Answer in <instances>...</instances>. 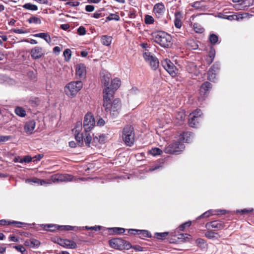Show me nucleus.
I'll return each mask as SVG.
<instances>
[{"label": "nucleus", "instance_id": "58", "mask_svg": "<svg viewBox=\"0 0 254 254\" xmlns=\"http://www.w3.org/2000/svg\"><path fill=\"white\" fill-rule=\"evenodd\" d=\"M13 31L14 33L17 34H25L28 32L26 30L23 29H14Z\"/></svg>", "mask_w": 254, "mask_h": 254}, {"label": "nucleus", "instance_id": "60", "mask_svg": "<svg viewBox=\"0 0 254 254\" xmlns=\"http://www.w3.org/2000/svg\"><path fill=\"white\" fill-rule=\"evenodd\" d=\"M9 225H11V221H6L4 219L0 220V225H1V226Z\"/></svg>", "mask_w": 254, "mask_h": 254}, {"label": "nucleus", "instance_id": "57", "mask_svg": "<svg viewBox=\"0 0 254 254\" xmlns=\"http://www.w3.org/2000/svg\"><path fill=\"white\" fill-rule=\"evenodd\" d=\"M213 214V210H209L207 211H206L204 213H203L200 216V217L201 218H204V217H208L211 215H212Z\"/></svg>", "mask_w": 254, "mask_h": 254}, {"label": "nucleus", "instance_id": "19", "mask_svg": "<svg viewBox=\"0 0 254 254\" xmlns=\"http://www.w3.org/2000/svg\"><path fill=\"white\" fill-rule=\"evenodd\" d=\"M36 123L33 120H30L25 123L24 129L27 134H32L35 127Z\"/></svg>", "mask_w": 254, "mask_h": 254}, {"label": "nucleus", "instance_id": "45", "mask_svg": "<svg viewBox=\"0 0 254 254\" xmlns=\"http://www.w3.org/2000/svg\"><path fill=\"white\" fill-rule=\"evenodd\" d=\"M162 152V151L160 148L157 147L153 148L149 150L150 154L153 156L161 155Z\"/></svg>", "mask_w": 254, "mask_h": 254}, {"label": "nucleus", "instance_id": "37", "mask_svg": "<svg viewBox=\"0 0 254 254\" xmlns=\"http://www.w3.org/2000/svg\"><path fill=\"white\" fill-rule=\"evenodd\" d=\"M154 22V18L151 15L146 14L144 16V22L146 24H152Z\"/></svg>", "mask_w": 254, "mask_h": 254}, {"label": "nucleus", "instance_id": "35", "mask_svg": "<svg viewBox=\"0 0 254 254\" xmlns=\"http://www.w3.org/2000/svg\"><path fill=\"white\" fill-rule=\"evenodd\" d=\"M120 19L119 15L116 13H111L109 15L106 17V22L115 20L116 21H119Z\"/></svg>", "mask_w": 254, "mask_h": 254}, {"label": "nucleus", "instance_id": "30", "mask_svg": "<svg viewBox=\"0 0 254 254\" xmlns=\"http://www.w3.org/2000/svg\"><path fill=\"white\" fill-rule=\"evenodd\" d=\"M217 73L209 68L207 72V79L211 82H214Z\"/></svg>", "mask_w": 254, "mask_h": 254}, {"label": "nucleus", "instance_id": "9", "mask_svg": "<svg viewBox=\"0 0 254 254\" xmlns=\"http://www.w3.org/2000/svg\"><path fill=\"white\" fill-rule=\"evenodd\" d=\"M212 88V85L209 82H203L200 87L198 100L200 102L204 101L209 95Z\"/></svg>", "mask_w": 254, "mask_h": 254}, {"label": "nucleus", "instance_id": "28", "mask_svg": "<svg viewBox=\"0 0 254 254\" xmlns=\"http://www.w3.org/2000/svg\"><path fill=\"white\" fill-rule=\"evenodd\" d=\"M137 235L139 236L141 239H144L145 238H151V234L147 230H138Z\"/></svg>", "mask_w": 254, "mask_h": 254}, {"label": "nucleus", "instance_id": "42", "mask_svg": "<svg viewBox=\"0 0 254 254\" xmlns=\"http://www.w3.org/2000/svg\"><path fill=\"white\" fill-rule=\"evenodd\" d=\"M193 29L195 32L202 33L204 31V28L198 23H194L193 25Z\"/></svg>", "mask_w": 254, "mask_h": 254}, {"label": "nucleus", "instance_id": "16", "mask_svg": "<svg viewBox=\"0 0 254 254\" xmlns=\"http://www.w3.org/2000/svg\"><path fill=\"white\" fill-rule=\"evenodd\" d=\"M86 70L85 65L83 64L75 65V75L78 79H84L86 77Z\"/></svg>", "mask_w": 254, "mask_h": 254}, {"label": "nucleus", "instance_id": "22", "mask_svg": "<svg viewBox=\"0 0 254 254\" xmlns=\"http://www.w3.org/2000/svg\"><path fill=\"white\" fill-rule=\"evenodd\" d=\"M24 245L30 248H37L40 245V242L35 239L31 238L25 241Z\"/></svg>", "mask_w": 254, "mask_h": 254}, {"label": "nucleus", "instance_id": "64", "mask_svg": "<svg viewBox=\"0 0 254 254\" xmlns=\"http://www.w3.org/2000/svg\"><path fill=\"white\" fill-rule=\"evenodd\" d=\"M85 10L87 12H92L94 10V6L92 5H87L85 6Z\"/></svg>", "mask_w": 254, "mask_h": 254}, {"label": "nucleus", "instance_id": "26", "mask_svg": "<svg viewBox=\"0 0 254 254\" xmlns=\"http://www.w3.org/2000/svg\"><path fill=\"white\" fill-rule=\"evenodd\" d=\"M33 36L42 38L48 43H50L51 42V37L47 33H40L35 34L33 35Z\"/></svg>", "mask_w": 254, "mask_h": 254}, {"label": "nucleus", "instance_id": "18", "mask_svg": "<svg viewBox=\"0 0 254 254\" xmlns=\"http://www.w3.org/2000/svg\"><path fill=\"white\" fill-rule=\"evenodd\" d=\"M183 13L180 11H176L175 13L174 25L177 28H181L182 26Z\"/></svg>", "mask_w": 254, "mask_h": 254}, {"label": "nucleus", "instance_id": "20", "mask_svg": "<svg viewBox=\"0 0 254 254\" xmlns=\"http://www.w3.org/2000/svg\"><path fill=\"white\" fill-rule=\"evenodd\" d=\"M192 133L190 131H185L180 134L179 139L183 142L189 143L191 140Z\"/></svg>", "mask_w": 254, "mask_h": 254}, {"label": "nucleus", "instance_id": "34", "mask_svg": "<svg viewBox=\"0 0 254 254\" xmlns=\"http://www.w3.org/2000/svg\"><path fill=\"white\" fill-rule=\"evenodd\" d=\"M61 231H77L79 228L76 226H72L69 225H65V226H61Z\"/></svg>", "mask_w": 254, "mask_h": 254}, {"label": "nucleus", "instance_id": "59", "mask_svg": "<svg viewBox=\"0 0 254 254\" xmlns=\"http://www.w3.org/2000/svg\"><path fill=\"white\" fill-rule=\"evenodd\" d=\"M8 239L10 241L14 242H18L19 238L17 237H15L14 235H10L8 237Z\"/></svg>", "mask_w": 254, "mask_h": 254}, {"label": "nucleus", "instance_id": "14", "mask_svg": "<svg viewBox=\"0 0 254 254\" xmlns=\"http://www.w3.org/2000/svg\"><path fill=\"white\" fill-rule=\"evenodd\" d=\"M225 226L224 222L220 220H214L207 223L205 224V228L207 230L213 231H219L223 229Z\"/></svg>", "mask_w": 254, "mask_h": 254}, {"label": "nucleus", "instance_id": "48", "mask_svg": "<svg viewBox=\"0 0 254 254\" xmlns=\"http://www.w3.org/2000/svg\"><path fill=\"white\" fill-rule=\"evenodd\" d=\"M220 68V64L217 62L214 63L210 68V69L216 73L218 72Z\"/></svg>", "mask_w": 254, "mask_h": 254}, {"label": "nucleus", "instance_id": "1", "mask_svg": "<svg viewBox=\"0 0 254 254\" xmlns=\"http://www.w3.org/2000/svg\"><path fill=\"white\" fill-rule=\"evenodd\" d=\"M114 94L113 91L110 90L108 88L104 92L103 98V107L107 112H109L110 115L114 118L118 116L120 114L122 108L121 100L119 98H114Z\"/></svg>", "mask_w": 254, "mask_h": 254}, {"label": "nucleus", "instance_id": "41", "mask_svg": "<svg viewBox=\"0 0 254 254\" xmlns=\"http://www.w3.org/2000/svg\"><path fill=\"white\" fill-rule=\"evenodd\" d=\"M26 182L27 183H38L40 184L41 185H43V184H46V181L44 180H40L37 178H34L33 179H27L26 180Z\"/></svg>", "mask_w": 254, "mask_h": 254}, {"label": "nucleus", "instance_id": "43", "mask_svg": "<svg viewBox=\"0 0 254 254\" xmlns=\"http://www.w3.org/2000/svg\"><path fill=\"white\" fill-rule=\"evenodd\" d=\"M23 7L25 9L31 10H38L37 6L35 4H33L31 3H26L24 4L23 5Z\"/></svg>", "mask_w": 254, "mask_h": 254}, {"label": "nucleus", "instance_id": "39", "mask_svg": "<svg viewBox=\"0 0 254 254\" xmlns=\"http://www.w3.org/2000/svg\"><path fill=\"white\" fill-rule=\"evenodd\" d=\"M169 235L168 232H163V233H155L154 234L155 237L159 240H163L165 239L167 236Z\"/></svg>", "mask_w": 254, "mask_h": 254}, {"label": "nucleus", "instance_id": "29", "mask_svg": "<svg viewBox=\"0 0 254 254\" xmlns=\"http://www.w3.org/2000/svg\"><path fill=\"white\" fill-rule=\"evenodd\" d=\"M82 130V124L81 121H78L76 123L75 127L72 129V131L74 134L81 133V131Z\"/></svg>", "mask_w": 254, "mask_h": 254}, {"label": "nucleus", "instance_id": "47", "mask_svg": "<svg viewBox=\"0 0 254 254\" xmlns=\"http://www.w3.org/2000/svg\"><path fill=\"white\" fill-rule=\"evenodd\" d=\"M209 39L211 44L214 45L218 41L219 38L216 35L211 34L209 35Z\"/></svg>", "mask_w": 254, "mask_h": 254}, {"label": "nucleus", "instance_id": "38", "mask_svg": "<svg viewBox=\"0 0 254 254\" xmlns=\"http://www.w3.org/2000/svg\"><path fill=\"white\" fill-rule=\"evenodd\" d=\"M74 135H75V139L77 141L78 145L79 146H82V145L83 144V134L82 133H79V134L77 133V134H74Z\"/></svg>", "mask_w": 254, "mask_h": 254}, {"label": "nucleus", "instance_id": "7", "mask_svg": "<svg viewBox=\"0 0 254 254\" xmlns=\"http://www.w3.org/2000/svg\"><path fill=\"white\" fill-rule=\"evenodd\" d=\"M202 112L200 109H197L189 116L188 124L190 127H196L202 120Z\"/></svg>", "mask_w": 254, "mask_h": 254}, {"label": "nucleus", "instance_id": "12", "mask_svg": "<svg viewBox=\"0 0 254 254\" xmlns=\"http://www.w3.org/2000/svg\"><path fill=\"white\" fill-rule=\"evenodd\" d=\"M153 13L156 18L162 19L165 12V7L163 2H159L155 4L153 8Z\"/></svg>", "mask_w": 254, "mask_h": 254}, {"label": "nucleus", "instance_id": "23", "mask_svg": "<svg viewBox=\"0 0 254 254\" xmlns=\"http://www.w3.org/2000/svg\"><path fill=\"white\" fill-rule=\"evenodd\" d=\"M43 228L44 230L49 231L50 232H54L57 230H61V227L60 225L56 224H43Z\"/></svg>", "mask_w": 254, "mask_h": 254}, {"label": "nucleus", "instance_id": "21", "mask_svg": "<svg viewBox=\"0 0 254 254\" xmlns=\"http://www.w3.org/2000/svg\"><path fill=\"white\" fill-rule=\"evenodd\" d=\"M61 245L68 249H75L77 247V245L75 242L68 239L61 240Z\"/></svg>", "mask_w": 254, "mask_h": 254}, {"label": "nucleus", "instance_id": "50", "mask_svg": "<svg viewBox=\"0 0 254 254\" xmlns=\"http://www.w3.org/2000/svg\"><path fill=\"white\" fill-rule=\"evenodd\" d=\"M191 224V222L190 221H189L186 222L185 223H183L179 227V230L180 231H183L186 227H190Z\"/></svg>", "mask_w": 254, "mask_h": 254}, {"label": "nucleus", "instance_id": "3", "mask_svg": "<svg viewBox=\"0 0 254 254\" xmlns=\"http://www.w3.org/2000/svg\"><path fill=\"white\" fill-rule=\"evenodd\" d=\"M152 36L155 43L162 47L169 48L173 44L172 36L165 31H158L153 32Z\"/></svg>", "mask_w": 254, "mask_h": 254}, {"label": "nucleus", "instance_id": "5", "mask_svg": "<svg viewBox=\"0 0 254 254\" xmlns=\"http://www.w3.org/2000/svg\"><path fill=\"white\" fill-rule=\"evenodd\" d=\"M122 137L125 144L131 146L134 142V128L131 126L127 125L123 129Z\"/></svg>", "mask_w": 254, "mask_h": 254}, {"label": "nucleus", "instance_id": "31", "mask_svg": "<svg viewBox=\"0 0 254 254\" xmlns=\"http://www.w3.org/2000/svg\"><path fill=\"white\" fill-rule=\"evenodd\" d=\"M15 113L21 117H24L26 115L25 110L20 107H17L15 109Z\"/></svg>", "mask_w": 254, "mask_h": 254}, {"label": "nucleus", "instance_id": "33", "mask_svg": "<svg viewBox=\"0 0 254 254\" xmlns=\"http://www.w3.org/2000/svg\"><path fill=\"white\" fill-rule=\"evenodd\" d=\"M27 21L29 23H34L36 24H40L41 23V20L40 17L32 16L28 19Z\"/></svg>", "mask_w": 254, "mask_h": 254}, {"label": "nucleus", "instance_id": "62", "mask_svg": "<svg viewBox=\"0 0 254 254\" xmlns=\"http://www.w3.org/2000/svg\"><path fill=\"white\" fill-rule=\"evenodd\" d=\"M137 231H138V229H130L128 230V233L129 235H137L138 232Z\"/></svg>", "mask_w": 254, "mask_h": 254}, {"label": "nucleus", "instance_id": "52", "mask_svg": "<svg viewBox=\"0 0 254 254\" xmlns=\"http://www.w3.org/2000/svg\"><path fill=\"white\" fill-rule=\"evenodd\" d=\"M92 140V137L89 133L86 134V137L84 138V141L86 145L88 146H90V144Z\"/></svg>", "mask_w": 254, "mask_h": 254}, {"label": "nucleus", "instance_id": "63", "mask_svg": "<svg viewBox=\"0 0 254 254\" xmlns=\"http://www.w3.org/2000/svg\"><path fill=\"white\" fill-rule=\"evenodd\" d=\"M6 244H2L0 245V254H3L5 252L6 247Z\"/></svg>", "mask_w": 254, "mask_h": 254}, {"label": "nucleus", "instance_id": "24", "mask_svg": "<svg viewBox=\"0 0 254 254\" xmlns=\"http://www.w3.org/2000/svg\"><path fill=\"white\" fill-rule=\"evenodd\" d=\"M101 41L103 45L109 46L112 43V37L110 36L103 35L101 38Z\"/></svg>", "mask_w": 254, "mask_h": 254}, {"label": "nucleus", "instance_id": "44", "mask_svg": "<svg viewBox=\"0 0 254 254\" xmlns=\"http://www.w3.org/2000/svg\"><path fill=\"white\" fill-rule=\"evenodd\" d=\"M93 142L98 141L100 144H103L105 141V135L102 134L99 135L98 137L95 136L93 137Z\"/></svg>", "mask_w": 254, "mask_h": 254}, {"label": "nucleus", "instance_id": "6", "mask_svg": "<svg viewBox=\"0 0 254 254\" xmlns=\"http://www.w3.org/2000/svg\"><path fill=\"white\" fill-rule=\"evenodd\" d=\"M109 244L111 248L119 250H129L131 247V245L129 242L119 238L109 240Z\"/></svg>", "mask_w": 254, "mask_h": 254}, {"label": "nucleus", "instance_id": "4", "mask_svg": "<svg viewBox=\"0 0 254 254\" xmlns=\"http://www.w3.org/2000/svg\"><path fill=\"white\" fill-rule=\"evenodd\" d=\"M83 83L81 81H72L68 83L64 87L66 95L71 98L74 97L81 89Z\"/></svg>", "mask_w": 254, "mask_h": 254}, {"label": "nucleus", "instance_id": "55", "mask_svg": "<svg viewBox=\"0 0 254 254\" xmlns=\"http://www.w3.org/2000/svg\"><path fill=\"white\" fill-rule=\"evenodd\" d=\"M11 138V136L10 135H0V142H4Z\"/></svg>", "mask_w": 254, "mask_h": 254}, {"label": "nucleus", "instance_id": "13", "mask_svg": "<svg viewBox=\"0 0 254 254\" xmlns=\"http://www.w3.org/2000/svg\"><path fill=\"white\" fill-rule=\"evenodd\" d=\"M161 64L163 67L171 76H175L176 75V67L170 60L167 59L164 60L161 62Z\"/></svg>", "mask_w": 254, "mask_h": 254}, {"label": "nucleus", "instance_id": "32", "mask_svg": "<svg viewBox=\"0 0 254 254\" xmlns=\"http://www.w3.org/2000/svg\"><path fill=\"white\" fill-rule=\"evenodd\" d=\"M205 1L203 0H201L200 1H196L193 2L191 6V7L195 8L196 9H201L204 6L202 4Z\"/></svg>", "mask_w": 254, "mask_h": 254}, {"label": "nucleus", "instance_id": "11", "mask_svg": "<svg viewBox=\"0 0 254 254\" xmlns=\"http://www.w3.org/2000/svg\"><path fill=\"white\" fill-rule=\"evenodd\" d=\"M143 57L145 61L149 64L153 70H155L157 69L159 66V62L156 57L151 55L150 52L148 51L143 53Z\"/></svg>", "mask_w": 254, "mask_h": 254}, {"label": "nucleus", "instance_id": "8", "mask_svg": "<svg viewBox=\"0 0 254 254\" xmlns=\"http://www.w3.org/2000/svg\"><path fill=\"white\" fill-rule=\"evenodd\" d=\"M185 148V145L180 141H175L166 146L164 148V152L168 154H179L183 151Z\"/></svg>", "mask_w": 254, "mask_h": 254}, {"label": "nucleus", "instance_id": "17", "mask_svg": "<svg viewBox=\"0 0 254 254\" xmlns=\"http://www.w3.org/2000/svg\"><path fill=\"white\" fill-rule=\"evenodd\" d=\"M30 55L32 59H39L44 55L43 49L40 47H35L31 50Z\"/></svg>", "mask_w": 254, "mask_h": 254}, {"label": "nucleus", "instance_id": "25", "mask_svg": "<svg viewBox=\"0 0 254 254\" xmlns=\"http://www.w3.org/2000/svg\"><path fill=\"white\" fill-rule=\"evenodd\" d=\"M215 56V50L213 47H211L208 52L209 59H207V64L210 65L213 61Z\"/></svg>", "mask_w": 254, "mask_h": 254}, {"label": "nucleus", "instance_id": "36", "mask_svg": "<svg viewBox=\"0 0 254 254\" xmlns=\"http://www.w3.org/2000/svg\"><path fill=\"white\" fill-rule=\"evenodd\" d=\"M7 245L10 247L15 249L17 251L21 253L22 254H25L26 252L25 248L22 245L13 246V244H8Z\"/></svg>", "mask_w": 254, "mask_h": 254}, {"label": "nucleus", "instance_id": "56", "mask_svg": "<svg viewBox=\"0 0 254 254\" xmlns=\"http://www.w3.org/2000/svg\"><path fill=\"white\" fill-rule=\"evenodd\" d=\"M11 225H13L16 227L20 228L22 227V225H26V223L18 221H11Z\"/></svg>", "mask_w": 254, "mask_h": 254}, {"label": "nucleus", "instance_id": "46", "mask_svg": "<svg viewBox=\"0 0 254 254\" xmlns=\"http://www.w3.org/2000/svg\"><path fill=\"white\" fill-rule=\"evenodd\" d=\"M216 235H218V233L213 232L212 230H208L205 234V237L208 239H213L216 237Z\"/></svg>", "mask_w": 254, "mask_h": 254}, {"label": "nucleus", "instance_id": "49", "mask_svg": "<svg viewBox=\"0 0 254 254\" xmlns=\"http://www.w3.org/2000/svg\"><path fill=\"white\" fill-rule=\"evenodd\" d=\"M186 118L185 113L183 112H180L178 113L176 116V119L181 121V122H183L185 121Z\"/></svg>", "mask_w": 254, "mask_h": 254}, {"label": "nucleus", "instance_id": "61", "mask_svg": "<svg viewBox=\"0 0 254 254\" xmlns=\"http://www.w3.org/2000/svg\"><path fill=\"white\" fill-rule=\"evenodd\" d=\"M62 48L59 46H56L53 48V53L56 55H59L62 50Z\"/></svg>", "mask_w": 254, "mask_h": 254}, {"label": "nucleus", "instance_id": "51", "mask_svg": "<svg viewBox=\"0 0 254 254\" xmlns=\"http://www.w3.org/2000/svg\"><path fill=\"white\" fill-rule=\"evenodd\" d=\"M101 229V227L100 226H95L93 227H89V226H85L83 227V229L85 230H94L95 231H100Z\"/></svg>", "mask_w": 254, "mask_h": 254}, {"label": "nucleus", "instance_id": "15", "mask_svg": "<svg viewBox=\"0 0 254 254\" xmlns=\"http://www.w3.org/2000/svg\"><path fill=\"white\" fill-rule=\"evenodd\" d=\"M72 176L68 174H56L51 176V180L53 182L71 181Z\"/></svg>", "mask_w": 254, "mask_h": 254}, {"label": "nucleus", "instance_id": "53", "mask_svg": "<svg viewBox=\"0 0 254 254\" xmlns=\"http://www.w3.org/2000/svg\"><path fill=\"white\" fill-rule=\"evenodd\" d=\"M77 33L79 35H84L86 33L85 28L82 26H80L77 29Z\"/></svg>", "mask_w": 254, "mask_h": 254}, {"label": "nucleus", "instance_id": "40", "mask_svg": "<svg viewBox=\"0 0 254 254\" xmlns=\"http://www.w3.org/2000/svg\"><path fill=\"white\" fill-rule=\"evenodd\" d=\"M63 55L64 57V60L68 62L71 59V51L69 49H66L64 51Z\"/></svg>", "mask_w": 254, "mask_h": 254}, {"label": "nucleus", "instance_id": "2", "mask_svg": "<svg viewBox=\"0 0 254 254\" xmlns=\"http://www.w3.org/2000/svg\"><path fill=\"white\" fill-rule=\"evenodd\" d=\"M101 81L102 84L105 87L103 91V95H104V92L107 88L110 90H113L115 93L121 85V81L118 78H115L111 81V74L107 72H103L101 74Z\"/></svg>", "mask_w": 254, "mask_h": 254}, {"label": "nucleus", "instance_id": "10", "mask_svg": "<svg viewBox=\"0 0 254 254\" xmlns=\"http://www.w3.org/2000/svg\"><path fill=\"white\" fill-rule=\"evenodd\" d=\"M95 121L91 113H87L84 116L83 127L86 132L90 131L95 126Z\"/></svg>", "mask_w": 254, "mask_h": 254}, {"label": "nucleus", "instance_id": "27", "mask_svg": "<svg viewBox=\"0 0 254 254\" xmlns=\"http://www.w3.org/2000/svg\"><path fill=\"white\" fill-rule=\"evenodd\" d=\"M125 229L119 227L109 228V232L110 234H122L125 233Z\"/></svg>", "mask_w": 254, "mask_h": 254}, {"label": "nucleus", "instance_id": "54", "mask_svg": "<svg viewBox=\"0 0 254 254\" xmlns=\"http://www.w3.org/2000/svg\"><path fill=\"white\" fill-rule=\"evenodd\" d=\"M253 210V209H243L237 210V213H240L241 214H249V213L252 212Z\"/></svg>", "mask_w": 254, "mask_h": 254}]
</instances>
